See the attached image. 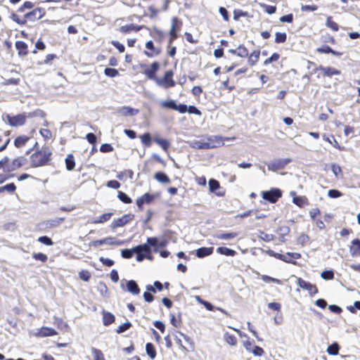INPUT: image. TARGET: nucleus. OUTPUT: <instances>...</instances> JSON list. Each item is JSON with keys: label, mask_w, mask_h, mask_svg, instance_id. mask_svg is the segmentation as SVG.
I'll use <instances>...</instances> for the list:
<instances>
[{"label": "nucleus", "mask_w": 360, "mask_h": 360, "mask_svg": "<svg viewBox=\"0 0 360 360\" xmlns=\"http://www.w3.org/2000/svg\"><path fill=\"white\" fill-rule=\"evenodd\" d=\"M51 155V152L48 148H42L35 152L30 157L32 167H38L46 165L49 161Z\"/></svg>", "instance_id": "f257e3e1"}, {"label": "nucleus", "mask_w": 360, "mask_h": 360, "mask_svg": "<svg viewBox=\"0 0 360 360\" xmlns=\"http://www.w3.org/2000/svg\"><path fill=\"white\" fill-rule=\"evenodd\" d=\"M173 72L172 70H168L165 72L163 78H157L155 79V83L165 89H167L169 87H173L175 86L176 83L172 79Z\"/></svg>", "instance_id": "f03ea898"}, {"label": "nucleus", "mask_w": 360, "mask_h": 360, "mask_svg": "<svg viewBox=\"0 0 360 360\" xmlns=\"http://www.w3.org/2000/svg\"><path fill=\"white\" fill-rule=\"evenodd\" d=\"M234 139V138H224L220 136H211L207 138V141H205L206 149L213 148L219 147L224 144V140Z\"/></svg>", "instance_id": "7ed1b4c3"}, {"label": "nucleus", "mask_w": 360, "mask_h": 360, "mask_svg": "<svg viewBox=\"0 0 360 360\" xmlns=\"http://www.w3.org/2000/svg\"><path fill=\"white\" fill-rule=\"evenodd\" d=\"M290 162V158H281L274 160L267 164V168L270 171L276 172L279 169H283Z\"/></svg>", "instance_id": "20e7f679"}, {"label": "nucleus", "mask_w": 360, "mask_h": 360, "mask_svg": "<svg viewBox=\"0 0 360 360\" xmlns=\"http://www.w3.org/2000/svg\"><path fill=\"white\" fill-rule=\"evenodd\" d=\"M281 195L282 193L281 190L278 188H273L269 191H264L262 193L263 198L271 203L276 202L277 200L281 197Z\"/></svg>", "instance_id": "39448f33"}, {"label": "nucleus", "mask_w": 360, "mask_h": 360, "mask_svg": "<svg viewBox=\"0 0 360 360\" xmlns=\"http://www.w3.org/2000/svg\"><path fill=\"white\" fill-rule=\"evenodd\" d=\"M6 120L11 127H18L25 123L26 116L24 114H19L15 116L7 115Z\"/></svg>", "instance_id": "423d86ee"}, {"label": "nucleus", "mask_w": 360, "mask_h": 360, "mask_svg": "<svg viewBox=\"0 0 360 360\" xmlns=\"http://www.w3.org/2000/svg\"><path fill=\"white\" fill-rule=\"evenodd\" d=\"M134 217V214H127L122 217L114 219L111 224V228L115 229L117 227H122L126 225L128 222L131 221Z\"/></svg>", "instance_id": "0eeeda50"}, {"label": "nucleus", "mask_w": 360, "mask_h": 360, "mask_svg": "<svg viewBox=\"0 0 360 360\" xmlns=\"http://www.w3.org/2000/svg\"><path fill=\"white\" fill-rule=\"evenodd\" d=\"M297 284L300 288L307 290L311 295H315L318 292V289L315 285L305 281L301 278H297Z\"/></svg>", "instance_id": "6e6552de"}, {"label": "nucleus", "mask_w": 360, "mask_h": 360, "mask_svg": "<svg viewBox=\"0 0 360 360\" xmlns=\"http://www.w3.org/2000/svg\"><path fill=\"white\" fill-rule=\"evenodd\" d=\"M45 14V12L41 8H36L31 12L25 15V18L30 20H35L41 18Z\"/></svg>", "instance_id": "1a4fd4ad"}, {"label": "nucleus", "mask_w": 360, "mask_h": 360, "mask_svg": "<svg viewBox=\"0 0 360 360\" xmlns=\"http://www.w3.org/2000/svg\"><path fill=\"white\" fill-rule=\"evenodd\" d=\"M26 159L22 157H18L13 160L11 164L6 166L7 171H14L25 164Z\"/></svg>", "instance_id": "9d476101"}, {"label": "nucleus", "mask_w": 360, "mask_h": 360, "mask_svg": "<svg viewBox=\"0 0 360 360\" xmlns=\"http://www.w3.org/2000/svg\"><path fill=\"white\" fill-rule=\"evenodd\" d=\"M160 68V65L158 62H154L151 64L150 68L146 69L144 71V74L148 77V78L153 79H157L155 77V73Z\"/></svg>", "instance_id": "9b49d317"}, {"label": "nucleus", "mask_w": 360, "mask_h": 360, "mask_svg": "<svg viewBox=\"0 0 360 360\" xmlns=\"http://www.w3.org/2000/svg\"><path fill=\"white\" fill-rule=\"evenodd\" d=\"M177 22H178V20L176 18H172V26H171V29L169 31L170 39L169 41V45H171L172 41L177 37V31L179 30V28H176V23Z\"/></svg>", "instance_id": "f8f14e48"}, {"label": "nucleus", "mask_w": 360, "mask_h": 360, "mask_svg": "<svg viewBox=\"0 0 360 360\" xmlns=\"http://www.w3.org/2000/svg\"><path fill=\"white\" fill-rule=\"evenodd\" d=\"M349 252L352 257L360 256V240L354 239L352 241Z\"/></svg>", "instance_id": "ddd939ff"}, {"label": "nucleus", "mask_w": 360, "mask_h": 360, "mask_svg": "<svg viewBox=\"0 0 360 360\" xmlns=\"http://www.w3.org/2000/svg\"><path fill=\"white\" fill-rule=\"evenodd\" d=\"M56 334L57 332L54 329L49 327H42L39 330L37 335L39 337H48L53 336Z\"/></svg>", "instance_id": "4468645a"}, {"label": "nucleus", "mask_w": 360, "mask_h": 360, "mask_svg": "<svg viewBox=\"0 0 360 360\" xmlns=\"http://www.w3.org/2000/svg\"><path fill=\"white\" fill-rule=\"evenodd\" d=\"M214 248H200L195 251V255L199 258H202L212 254Z\"/></svg>", "instance_id": "2eb2a0df"}, {"label": "nucleus", "mask_w": 360, "mask_h": 360, "mask_svg": "<svg viewBox=\"0 0 360 360\" xmlns=\"http://www.w3.org/2000/svg\"><path fill=\"white\" fill-rule=\"evenodd\" d=\"M127 289L133 295H138L140 292V289L137 283L133 280L127 281Z\"/></svg>", "instance_id": "dca6fc26"}, {"label": "nucleus", "mask_w": 360, "mask_h": 360, "mask_svg": "<svg viewBox=\"0 0 360 360\" xmlns=\"http://www.w3.org/2000/svg\"><path fill=\"white\" fill-rule=\"evenodd\" d=\"M283 257L282 261L288 263L295 264V262H292V259H297L301 257V255L297 252H288L285 255H283Z\"/></svg>", "instance_id": "f3484780"}, {"label": "nucleus", "mask_w": 360, "mask_h": 360, "mask_svg": "<svg viewBox=\"0 0 360 360\" xmlns=\"http://www.w3.org/2000/svg\"><path fill=\"white\" fill-rule=\"evenodd\" d=\"M317 70H321L323 72V75L328 77H332L333 75H338L340 74L339 70L330 67L323 68L320 66Z\"/></svg>", "instance_id": "a211bd4d"}, {"label": "nucleus", "mask_w": 360, "mask_h": 360, "mask_svg": "<svg viewBox=\"0 0 360 360\" xmlns=\"http://www.w3.org/2000/svg\"><path fill=\"white\" fill-rule=\"evenodd\" d=\"M139 112L138 110L134 109L129 106H124L118 110V112L122 115L127 116H133L137 114Z\"/></svg>", "instance_id": "6ab92c4d"}, {"label": "nucleus", "mask_w": 360, "mask_h": 360, "mask_svg": "<svg viewBox=\"0 0 360 360\" xmlns=\"http://www.w3.org/2000/svg\"><path fill=\"white\" fill-rule=\"evenodd\" d=\"M15 47L20 56H26L27 54V46L24 41H17L15 42Z\"/></svg>", "instance_id": "aec40b11"}, {"label": "nucleus", "mask_w": 360, "mask_h": 360, "mask_svg": "<svg viewBox=\"0 0 360 360\" xmlns=\"http://www.w3.org/2000/svg\"><path fill=\"white\" fill-rule=\"evenodd\" d=\"M30 140V137L22 135L18 136L14 141V145L17 148H22Z\"/></svg>", "instance_id": "412c9836"}, {"label": "nucleus", "mask_w": 360, "mask_h": 360, "mask_svg": "<svg viewBox=\"0 0 360 360\" xmlns=\"http://www.w3.org/2000/svg\"><path fill=\"white\" fill-rule=\"evenodd\" d=\"M154 178L161 184H169L170 183L169 178L163 172H158L154 175Z\"/></svg>", "instance_id": "4be33fe9"}, {"label": "nucleus", "mask_w": 360, "mask_h": 360, "mask_svg": "<svg viewBox=\"0 0 360 360\" xmlns=\"http://www.w3.org/2000/svg\"><path fill=\"white\" fill-rule=\"evenodd\" d=\"M115 321V316L112 314L107 311L103 312V322L105 326H109Z\"/></svg>", "instance_id": "5701e85b"}, {"label": "nucleus", "mask_w": 360, "mask_h": 360, "mask_svg": "<svg viewBox=\"0 0 360 360\" xmlns=\"http://www.w3.org/2000/svg\"><path fill=\"white\" fill-rule=\"evenodd\" d=\"M104 244L109 245H122L124 244V241L117 240L115 237H107L103 238Z\"/></svg>", "instance_id": "b1692460"}, {"label": "nucleus", "mask_w": 360, "mask_h": 360, "mask_svg": "<svg viewBox=\"0 0 360 360\" xmlns=\"http://www.w3.org/2000/svg\"><path fill=\"white\" fill-rule=\"evenodd\" d=\"M238 236L237 233H219L216 234V238L221 240H231Z\"/></svg>", "instance_id": "393cba45"}, {"label": "nucleus", "mask_w": 360, "mask_h": 360, "mask_svg": "<svg viewBox=\"0 0 360 360\" xmlns=\"http://www.w3.org/2000/svg\"><path fill=\"white\" fill-rule=\"evenodd\" d=\"M217 252L226 256H234L236 252L233 250L225 247H219L217 249Z\"/></svg>", "instance_id": "a878e982"}, {"label": "nucleus", "mask_w": 360, "mask_h": 360, "mask_svg": "<svg viewBox=\"0 0 360 360\" xmlns=\"http://www.w3.org/2000/svg\"><path fill=\"white\" fill-rule=\"evenodd\" d=\"M65 165L68 170L71 171L74 169L75 166L74 156L72 154H69L65 158Z\"/></svg>", "instance_id": "bb28decb"}, {"label": "nucleus", "mask_w": 360, "mask_h": 360, "mask_svg": "<svg viewBox=\"0 0 360 360\" xmlns=\"http://www.w3.org/2000/svg\"><path fill=\"white\" fill-rule=\"evenodd\" d=\"M260 52L259 51H254L250 56L248 58V63L253 66L256 64V63L258 61V59L259 58Z\"/></svg>", "instance_id": "cd10ccee"}, {"label": "nucleus", "mask_w": 360, "mask_h": 360, "mask_svg": "<svg viewBox=\"0 0 360 360\" xmlns=\"http://www.w3.org/2000/svg\"><path fill=\"white\" fill-rule=\"evenodd\" d=\"M146 352L147 354L150 357V359H153L156 356V351L155 347L152 343H147L146 345Z\"/></svg>", "instance_id": "c85d7f7f"}, {"label": "nucleus", "mask_w": 360, "mask_h": 360, "mask_svg": "<svg viewBox=\"0 0 360 360\" xmlns=\"http://www.w3.org/2000/svg\"><path fill=\"white\" fill-rule=\"evenodd\" d=\"M154 141L158 143L164 150H167L170 146L169 141L160 138H154Z\"/></svg>", "instance_id": "c756f323"}, {"label": "nucleus", "mask_w": 360, "mask_h": 360, "mask_svg": "<svg viewBox=\"0 0 360 360\" xmlns=\"http://www.w3.org/2000/svg\"><path fill=\"white\" fill-rule=\"evenodd\" d=\"M190 146L192 148H197V149H206L205 141H198V140H194L191 141L189 143Z\"/></svg>", "instance_id": "7c9ffc66"}, {"label": "nucleus", "mask_w": 360, "mask_h": 360, "mask_svg": "<svg viewBox=\"0 0 360 360\" xmlns=\"http://www.w3.org/2000/svg\"><path fill=\"white\" fill-rule=\"evenodd\" d=\"M224 338L225 341L231 346H235L237 344V339L233 335L225 333Z\"/></svg>", "instance_id": "2f4dec72"}, {"label": "nucleus", "mask_w": 360, "mask_h": 360, "mask_svg": "<svg viewBox=\"0 0 360 360\" xmlns=\"http://www.w3.org/2000/svg\"><path fill=\"white\" fill-rule=\"evenodd\" d=\"M134 252H139V251H141L143 253H150V248L149 247V244H143V245H138L135 248H134Z\"/></svg>", "instance_id": "473e14b6"}, {"label": "nucleus", "mask_w": 360, "mask_h": 360, "mask_svg": "<svg viewBox=\"0 0 360 360\" xmlns=\"http://www.w3.org/2000/svg\"><path fill=\"white\" fill-rule=\"evenodd\" d=\"M338 352H339V346H338V343H336V342L332 344L327 348V352L331 355H336L338 354Z\"/></svg>", "instance_id": "72a5a7b5"}, {"label": "nucleus", "mask_w": 360, "mask_h": 360, "mask_svg": "<svg viewBox=\"0 0 360 360\" xmlns=\"http://www.w3.org/2000/svg\"><path fill=\"white\" fill-rule=\"evenodd\" d=\"M306 198L302 196H294L292 202L299 207H303L306 202Z\"/></svg>", "instance_id": "f704fd0d"}, {"label": "nucleus", "mask_w": 360, "mask_h": 360, "mask_svg": "<svg viewBox=\"0 0 360 360\" xmlns=\"http://www.w3.org/2000/svg\"><path fill=\"white\" fill-rule=\"evenodd\" d=\"M321 277L324 280H332L334 278V272L332 270H326L321 272Z\"/></svg>", "instance_id": "c9c22d12"}, {"label": "nucleus", "mask_w": 360, "mask_h": 360, "mask_svg": "<svg viewBox=\"0 0 360 360\" xmlns=\"http://www.w3.org/2000/svg\"><path fill=\"white\" fill-rule=\"evenodd\" d=\"M112 213H105L103 214H102L101 216H100L97 219L94 220V223H104L105 221H108L111 216H112Z\"/></svg>", "instance_id": "e433bc0d"}, {"label": "nucleus", "mask_w": 360, "mask_h": 360, "mask_svg": "<svg viewBox=\"0 0 360 360\" xmlns=\"http://www.w3.org/2000/svg\"><path fill=\"white\" fill-rule=\"evenodd\" d=\"M262 279L265 283L273 282V283H275L278 285L282 284V281L281 280L275 278H272V277L266 276V275H263L262 276Z\"/></svg>", "instance_id": "4c0bfd02"}, {"label": "nucleus", "mask_w": 360, "mask_h": 360, "mask_svg": "<svg viewBox=\"0 0 360 360\" xmlns=\"http://www.w3.org/2000/svg\"><path fill=\"white\" fill-rule=\"evenodd\" d=\"M92 354L95 360H105L103 354L99 349L93 348Z\"/></svg>", "instance_id": "58836bf2"}, {"label": "nucleus", "mask_w": 360, "mask_h": 360, "mask_svg": "<svg viewBox=\"0 0 360 360\" xmlns=\"http://www.w3.org/2000/svg\"><path fill=\"white\" fill-rule=\"evenodd\" d=\"M118 198L124 203L129 204L131 202V199L124 193L122 191L118 192Z\"/></svg>", "instance_id": "ea45409f"}, {"label": "nucleus", "mask_w": 360, "mask_h": 360, "mask_svg": "<svg viewBox=\"0 0 360 360\" xmlns=\"http://www.w3.org/2000/svg\"><path fill=\"white\" fill-rule=\"evenodd\" d=\"M248 49L243 45H240L237 49V56L244 58L248 56Z\"/></svg>", "instance_id": "a19ab883"}, {"label": "nucleus", "mask_w": 360, "mask_h": 360, "mask_svg": "<svg viewBox=\"0 0 360 360\" xmlns=\"http://www.w3.org/2000/svg\"><path fill=\"white\" fill-rule=\"evenodd\" d=\"M141 141L142 143L149 147L151 145V137L150 136V134L148 133H146V134H143L141 136Z\"/></svg>", "instance_id": "79ce46f5"}, {"label": "nucleus", "mask_w": 360, "mask_h": 360, "mask_svg": "<svg viewBox=\"0 0 360 360\" xmlns=\"http://www.w3.org/2000/svg\"><path fill=\"white\" fill-rule=\"evenodd\" d=\"M286 34L284 32H276V37H275V42L276 43H283L286 41Z\"/></svg>", "instance_id": "37998d69"}, {"label": "nucleus", "mask_w": 360, "mask_h": 360, "mask_svg": "<svg viewBox=\"0 0 360 360\" xmlns=\"http://www.w3.org/2000/svg\"><path fill=\"white\" fill-rule=\"evenodd\" d=\"M326 26L335 32L338 31L339 29L338 25L331 20V17H328L327 18Z\"/></svg>", "instance_id": "c03bdc74"}, {"label": "nucleus", "mask_w": 360, "mask_h": 360, "mask_svg": "<svg viewBox=\"0 0 360 360\" xmlns=\"http://www.w3.org/2000/svg\"><path fill=\"white\" fill-rule=\"evenodd\" d=\"M39 133L45 140H49L52 137V134L49 129H41Z\"/></svg>", "instance_id": "a18cd8bd"}, {"label": "nucleus", "mask_w": 360, "mask_h": 360, "mask_svg": "<svg viewBox=\"0 0 360 360\" xmlns=\"http://www.w3.org/2000/svg\"><path fill=\"white\" fill-rule=\"evenodd\" d=\"M259 238L264 241L269 242L274 239V236L272 234H269L261 231L259 233Z\"/></svg>", "instance_id": "49530a36"}, {"label": "nucleus", "mask_w": 360, "mask_h": 360, "mask_svg": "<svg viewBox=\"0 0 360 360\" xmlns=\"http://www.w3.org/2000/svg\"><path fill=\"white\" fill-rule=\"evenodd\" d=\"M161 105L162 107L171 108L175 110L176 108V103L174 101H164L161 102Z\"/></svg>", "instance_id": "de8ad7c7"}, {"label": "nucleus", "mask_w": 360, "mask_h": 360, "mask_svg": "<svg viewBox=\"0 0 360 360\" xmlns=\"http://www.w3.org/2000/svg\"><path fill=\"white\" fill-rule=\"evenodd\" d=\"M146 49L151 50L153 51L154 54L158 55L160 52V50L154 46L153 42L152 41H148L146 44Z\"/></svg>", "instance_id": "09e8293b"}, {"label": "nucleus", "mask_w": 360, "mask_h": 360, "mask_svg": "<svg viewBox=\"0 0 360 360\" xmlns=\"http://www.w3.org/2000/svg\"><path fill=\"white\" fill-rule=\"evenodd\" d=\"M134 253V248L130 249H124L121 251L122 257L126 259L131 258L133 254Z\"/></svg>", "instance_id": "8fccbe9b"}, {"label": "nucleus", "mask_w": 360, "mask_h": 360, "mask_svg": "<svg viewBox=\"0 0 360 360\" xmlns=\"http://www.w3.org/2000/svg\"><path fill=\"white\" fill-rule=\"evenodd\" d=\"M104 72L105 75L110 77H114L119 74L118 71L116 69L110 68H105Z\"/></svg>", "instance_id": "3c124183"}, {"label": "nucleus", "mask_w": 360, "mask_h": 360, "mask_svg": "<svg viewBox=\"0 0 360 360\" xmlns=\"http://www.w3.org/2000/svg\"><path fill=\"white\" fill-rule=\"evenodd\" d=\"M210 190L212 192L215 191L219 187V183L215 179H210L209 181Z\"/></svg>", "instance_id": "603ef678"}, {"label": "nucleus", "mask_w": 360, "mask_h": 360, "mask_svg": "<svg viewBox=\"0 0 360 360\" xmlns=\"http://www.w3.org/2000/svg\"><path fill=\"white\" fill-rule=\"evenodd\" d=\"M120 32H122V33H127V32H129L132 30H139V29H135V26L133 25H124V26H122L120 29Z\"/></svg>", "instance_id": "864d4df0"}, {"label": "nucleus", "mask_w": 360, "mask_h": 360, "mask_svg": "<svg viewBox=\"0 0 360 360\" xmlns=\"http://www.w3.org/2000/svg\"><path fill=\"white\" fill-rule=\"evenodd\" d=\"M328 195L331 198H337L342 195V193L335 189H330L328 192Z\"/></svg>", "instance_id": "5fc2aeb1"}, {"label": "nucleus", "mask_w": 360, "mask_h": 360, "mask_svg": "<svg viewBox=\"0 0 360 360\" xmlns=\"http://www.w3.org/2000/svg\"><path fill=\"white\" fill-rule=\"evenodd\" d=\"M131 326V324L130 322H126L124 324L120 326L116 331L117 333H122L128 330Z\"/></svg>", "instance_id": "6e6d98bb"}, {"label": "nucleus", "mask_w": 360, "mask_h": 360, "mask_svg": "<svg viewBox=\"0 0 360 360\" xmlns=\"http://www.w3.org/2000/svg\"><path fill=\"white\" fill-rule=\"evenodd\" d=\"M11 18L13 21L16 22H17L18 24H19V25H24V24H25V22H26V19H27V18H24V19H20V18H19V16H18V15L15 14V13H12V14L11 15Z\"/></svg>", "instance_id": "4d7b16f0"}, {"label": "nucleus", "mask_w": 360, "mask_h": 360, "mask_svg": "<svg viewBox=\"0 0 360 360\" xmlns=\"http://www.w3.org/2000/svg\"><path fill=\"white\" fill-rule=\"evenodd\" d=\"M255 356H261L264 354V350L259 346H254L251 352Z\"/></svg>", "instance_id": "13d9d810"}, {"label": "nucleus", "mask_w": 360, "mask_h": 360, "mask_svg": "<svg viewBox=\"0 0 360 360\" xmlns=\"http://www.w3.org/2000/svg\"><path fill=\"white\" fill-rule=\"evenodd\" d=\"M309 238L306 234H301L297 238V243L302 245H305L308 243Z\"/></svg>", "instance_id": "bf43d9fd"}, {"label": "nucleus", "mask_w": 360, "mask_h": 360, "mask_svg": "<svg viewBox=\"0 0 360 360\" xmlns=\"http://www.w3.org/2000/svg\"><path fill=\"white\" fill-rule=\"evenodd\" d=\"M112 150V146L109 143H103L100 147V150L103 153L111 152Z\"/></svg>", "instance_id": "052dcab7"}, {"label": "nucleus", "mask_w": 360, "mask_h": 360, "mask_svg": "<svg viewBox=\"0 0 360 360\" xmlns=\"http://www.w3.org/2000/svg\"><path fill=\"white\" fill-rule=\"evenodd\" d=\"M141 198L143 200V201L144 202V203L148 204L153 201V200L154 199V195H150L147 193H145L144 195H143Z\"/></svg>", "instance_id": "680f3d73"}, {"label": "nucleus", "mask_w": 360, "mask_h": 360, "mask_svg": "<svg viewBox=\"0 0 360 360\" xmlns=\"http://www.w3.org/2000/svg\"><path fill=\"white\" fill-rule=\"evenodd\" d=\"M99 260L103 264L107 266H112L114 264V261L108 258L101 257Z\"/></svg>", "instance_id": "e2e57ef3"}, {"label": "nucleus", "mask_w": 360, "mask_h": 360, "mask_svg": "<svg viewBox=\"0 0 360 360\" xmlns=\"http://www.w3.org/2000/svg\"><path fill=\"white\" fill-rule=\"evenodd\" d=\"M293 20V15L292 14H288L285 15H283L280 18V21L282 22H288L290 23Z\"/></svg>", "instance_id": "0e129e2a"}, {"label": "nucleus", "mask_w": 360, "mask_h": 360, "mask_svg": "<svg viewBox=\"0 0 360 360\" xmlns=\"http://www.w3.org/2000/svg\"><path fill=\"white\" fill-rule=\"evenodd\" d=\"M38 240L46 245H51L53 244L51 239L47 236H41L39 238Z\"/></svg>", "instance_id": "69168bd1"}, {"label": "nucleus", "mask_w": 360, "mask_h": 360, "mask_svg": "<svg viewBox=\"0 0 360 360\" xmlns=\"http://www.w3.org/2000/svg\"><path fill=\"white\" fill-rule=\"evenodd\" d=\"M33 257L35 259L40 260L43 262H46L47 260V256L45 254L40 253V252L33 254Z\"/></svg>", "instance_id": "338daca9"}, {"label": "nucleus", "mask_w": 360, "mask_h": 360, "mask_svg": "<svg viewBox=\"0 0 360 360\" xmlns=\"http://www.w3.org/2000/svg\"><path fill=\"white\" fill-rule=\"evenodd\" d=\"M332 172L335 176H338L340 174L342 173L341 167L335 164L332 165Z\"/></svg>", "instance_id": "774afa93"}]
</instances>
